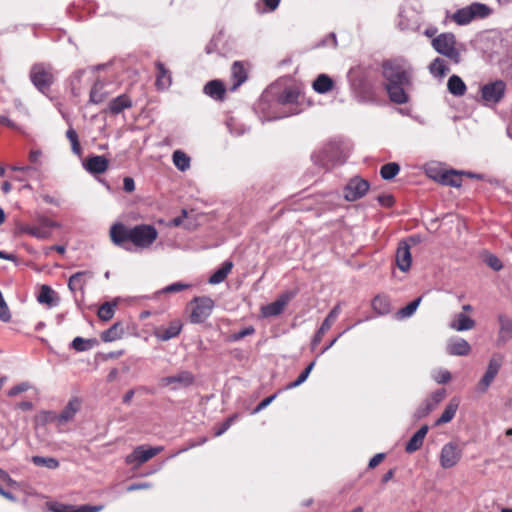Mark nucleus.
<instances>
[{
  "mask_svg": "<svg viewBox=\"0 0 512 512\" xmlns=\"http://www.w3.org/2000/svg\"><path fill=\"white\" fill-rule=\"evenodd\" d=\"M384 86L389 99L397 104L406 103L408 100L405 85L408 83L406 70L399 64L387 61L383 64Z\"/></svg>",
  "mask_w": 512,
  "mask_h": 512,
  "instance_id": "obj_1",
  "label": "nucleus"
},
{
  "mask_svg": "<svg viewBox=\"0 0 512 512\" xmlns=\"http://www.w3.org/2000/svg\"><path fill=\"white\" fill-rule=\"evenodd\" d=\"M492 9L486 4L474 2L466 7L458 9L450 19L460 26L468 25L474 20L485 19L492 14Z\"/></svg>",
  "mask_w": 512,
  "mask_h": 512,
  "instance_id": "obj_2",
  "label": "nucleus"
},
{
  "mask_svg": "<svg viewBox=\"0 0 512 512\" xmlns=\"http://www.w3.org/2000/svg\"><path fill=\"white\" fill-rule=\"evenodd\" d=\"M433 48L454 63L461 61V55L457 48V41L453 33H442L432 40Z\"/></svg>",
  "mask_w": 512,
  "mask_h": 512,
  "instance_id": "obj_3",
  "label": "nucleus"
},
{
  "mask_svg": "<svg viewBox=\"0 0 512 512\" xmlns=\"http://www.w3.org/2000/svg\"><path fill=\"white\" fill-rule=\"evenodd\" d=\"M158 238L157 229L148 224L131 227V246L137 249H148Z\"/></svg>",
  "mask_w": 512,
  "mask_h": 512,
  "instance_id": "obj_4",
  "label": "nucleus"
},
{
  "mask_svg": "<svg viewBox=\"0 0 512 512\" xmlns=\"http://www.w3.org/2000/svg\"><path fill=\"white\" fill-rule=\"evenodd\" d=\"M29 77L36 89L43 94L49 91L54 82L51 66L43 63L34 64L30 69Z\"/></svg>",
  "mask_w": 512,
  "mask_h": 512,
  "instance_id": "obj_5",
  "label": "nucleus"
},
{
  "mask_svg": "<svg viewBox=\"0 0 512 512\" xmlns=\"http://www.w3.org/2000/svg\"><path fill=\"white\" fill-rule=\"evenodd\" d=\"M214 306V301L208 296L195 297L190 302V322L193 324L203 323L212 314Z\"/></svg>",
  "mask_w": 512,
  "mask_h": 512,
  "instance_id": "obj_6",
  "label": "nucleus"
},
{
  "mask_svg": "<svg viewBox=\"0 0 512 512\" xmlns=\"http://www.w3.org/2000/svg\"><path fill=\"white\" fill-rule=\"evenodd\" d=\"M195 383V376L188 370H180L174 375L161 378L160 385L171 391L186 389Z\"/></svg>",
  "mask_w": 512,
  "mask_h": 512,
  "instance_id": "obj_7",
  "label": "nucleus"
},
{
  "mask_svg": "<svg viewBox=\"0 0 512 512\" xmlns=\"http://www.w3.org/2000/svg\"><path fill=\"white\" fill-rule=\"evenodd\" d=\"M311 158L315 165L325 170H329L339 160L338 146L336 143H329L319 151L314 152Z\"/></svg>",
  "mask_w": 512,
  "mask_h": 512,
  "instance_id": "obj_8",
  "label": "nucleus"
},
{
  "mask_svg": "<svg viewBox=\"0 0 512 512\" xmlns=\"http://www.w3.org/2000/svg\"><path fill=\"white\" fill-rule=\"evenodd\" d=\"M506 92V83L503 80H496L481 87V98L486 106L498 104Z\"/></svg>",
  "mask_w": 512,
  "mask_h": 512,
  "instance_id": "obj_9",
  "label": "nucleus"
},
{
  "mask_svg": "<svg viewBox=\"0 0 512 512\" xmlns=\"http://www.w3.org/2000/svg\"><path fill=\"white\" fill-rule=\"evenodd\" d=\"M59 224L47 217H39L34 225H28L23 231L37 239L45 240L52 235V229L58 227Z\"/></svg>",
  "mask_w": 512,
  "mask_h": 512,
  "instance_id": "obj_10",
  "label": "nucleus"
},
{
  "mask_svg": "<svg viewBox=\"0 0 512 512\" xmlns=\"http://www.w3.org/2000/svg\"><path fill=\"white\" fill-rule=\"evenodd\" d=\"M503 362V356L500 354H494L489 362L484 373L483 377L477 384V391L480 393H484L487 391L491 383L494 381L497 376Z\"/></svg>",
  "mask_w": 512,
  "mask_h": 512,
  "instance_id": "obj_11",
  "label": "nucleus"
},
{
  "mask_svg": "<svg viewBox=\"0 0 512 512\" xmlns=\"http://www.w3.org/2000/svg\"><path fill=\"white\" fill-rule=\"evenodd\" d=\"M370 187L367 180L355 176L344 187V198L349 202L356 201L366 195Z\"/></svg>",
  "mask_w": 512,
  "mask_h": 512,
  "instance_id": "obj_12",
  "label": "nucleus"
},
{
  "mask_svg": "<svg viewBox=\"0 0 512 512\" xmlns=\"http://www.w3.org/2000/svg\"><path fill=\"white\" fill-rule=\"evenodd\" d=\"M463 445L458 442H448L445 444L440 453V464L444 469L454 467L461 459Z\"/></svg>",
  "mask_w": 512,
  "mask_h": 512,
  "instance_id": "obj_13",
  "label": "nucleus"
},
{
  "mask_svg": "<svg viewBox=\"0 0 512 512\" xmlns=\"http://www.w3.org/2000/svg\"><path fill=\"white\" fill-rule=\"evenodd\" d=\"M296 296L295 291H286L280 294L275 301L269 303L261 308L263 317H276L279 316L288 303Z\"/></svg>",
  "mask_w": 512,
  "mask_h": 512,
  "instance_id": "obj_14",
  "label": "nucleus"
},
{
  "mask_svg": "<svg viewBox=\"0 0 512 512\" xmlns=\"http://www.w3.org/2000/svg\"><path fill=\"white\" fill-rule=\"evenodd\" d=\"M111 241L126 251H133L131 246V227L122 223H115L110 228Z\"/></svg>",
  "mask_w": 512,
  "mask_h": 512,
  "instance_id": "obj_15",
  "label": "nucleus"
},
{
  "mask_svg": "<svg viewBox=\"0 0 512 512\" xmlns=\"http://www.w3.org/2000/svg\"><path fill=\"white\" fill-rule=\"evenodd\" d=\"M163 450L162 446L146 448L145 446L136 447L133 452L126 456L125 461L129 465L139 466Z\"/></svg>",
  "mask_w": 512,
  "mask_h": 512,
  "instance_id": "obj_16",
  "label": "nucleus"
},
{
  "mask_svg": "<svg viewBox=\"0 0 512 512\" xmlns=\"http://www.w3.org/2000/svg\"><path fill=\"white\" fill-rule=\"evenodd\" d=\"M340 313L341 304L338 303L330 310L327 317L322 322L320 328L314 335L311 343L312 348H315L321 342L323 335L331 328V326L333 325V323L335 322Z\"/></svg>",
  "mask_w": 512,
  "mask_h": 512,
  "instance_id": "obj_17",
  "label": "nucleus"
},
{
  "mask_svg": "<svg viewBox=\"0 0 512 512\" xmlns=\"http://www.w3.org/2000/svg\"><path fill=\"white\" fill-rule=\"evenodd\" d=\"M445 351L451 356H467L471 352V346L465 339L455 336L447 340Z\"/></svg>",
  "mask_w": 512,
  "mask_h": 512,
  "instance_id": "obj_18",
  "label": "nucleus"
},
{
  "mask_svg": "<svg viewBox=\"0 0 512 512\" xmlns=\"http://www.w3.org/2000/svg\"><path fill=\"white\" fill-rule=\"evenodd\" d=\"M93 274L90 271H79L70 276L68 280V288L69 290L75 294L77 291H80L84 294V288L87 282L92 279Z\"/></svg>",
  "mask_w": 512,
  "mask_h": 512,
  "instance_id": "obj_19",
  "label": "nucleus"
},
{
  "mask_svg": "<svg viewBox=\"0 0 512 512\" xmlns=\"http://www.w3.org/2000/svg\"><path fill=\"white\" fill-rule=\"evenodd\" d=\"M475 325V321L464 312L454 314L448 324L450 329L458 332L471 330Z\"/></svg>",
  "mask_w": 512,
  "mask_h": 512,
  "instance_id": "obj_20",
  "label": "nucleus"
},
{
  "mask_svg": "<svg viewBox=\"0 0 512 512\" xmlns=\"http://www.w3.org/2000/svg\"><path fill=\"white\" fill-rule=\"evenodd\" d=\"M182 330V324L179 320L172 321L168 327H159L155 330L154 336L159 341H168L177 337Z\"/></svg>",
  "mask_w": 512,
  "mask_h": 512,
  "instance_id": "obj_21",
  "label": "nucleus"
},
{
  "mask_svg": "<svg viewBox=\"0 0 512 512\" xmlns=\"http://www.w3.org/2000/svg\"><path fill=\"white\" fill-rule=\"evenodd\" d=\"M109 161L101 155H95L87 158L84 162V168L91 174H100L107 170Z\"/></svg>",
  "mask_w": 512,
  "mask_h": 512,
  "instance_id": "obj_22",
  "label": "nucleus"
},
{
  "mask_svg": "<svg viewBox=\"0 0 512 512\" xmlns=\"http://www.w3.org/2000/svg\"><path fill=\"white\" fill-rule=\"evenodd\" d=\"M498 321L500 327L497 344L501 346L506 342L512 340V319L507 317L506 315H499Z\"/></svg>",
  "mask_w": 512,
  "mask_h": 512,
  "instance_id": "obj_23",
  "label": "nucleus"
},
{
  "mask_svg": "<svg viewBox=\"0 0 512 512\" xmlns=\"http://www.w3.org/2000/svg\"><path fill=\"white\" fill-rule=\"evenodd\" d=\"M396 264L401 271H407L411 266V253L409 245L402 241L400 242L396 252Z\"/></svg>",
  "mask_w": 512,
  "mask_h": 512,
  "instance_id": "obj_24",
  "label": "nucleus"
},
{
  "mask_svg": "<svg viewBox=\"0 0 512 512\" xmlns=\"http://www.w3.org/2000/svg\"><path fill=\"white\" fill-rule=\"evenodd\" d=\"M157 69L156 75V86L159 90H166L172 84L171 74L168 69L164 66V64L160 61L155 64Z\"/></svg>",
  "mask_w": 512,
  "mask_h": 512,
  "instance_id": "obj_25",
  "label": "nucleus"
},
{
  "mask_svg": "<svg viewBox=\"0 0 512 512\" xmlns=\"http://www.w3.org/2000/svg\"><path fill=\"white\" fill-rule=\"evenodd\" d=\"M203 91L214 100H222L226 89L220 80H211L204 86Z\"/></svg>",
  "mask_w": 512,
  "mask_h": 512,
  "instance_id": "obj_26",
  "label": "nucleus"
},
{
  "mask_svg": "<svg viewBox=\"0 0 512 512\" xmlns=\"http://www.w3.org/2000/svg\"><path fill=\"white\" fill-rule=\"evenodd\" d=\"M415 18V10L412 6H404L400 9L398 14V27L401 30H407L413 24Z\"/></svg>",
  "mask_w": 512,
  "mask_h": 512,
  "instance_id": "obj_27",
  "label": "nucleus"
},
{
  "mask_svg": "<svg viewBox=\"0 0 512 512\" xmlns=\"http://www.w3.org/2000/svg\"><path fill=\"white\" fill-rule=\"evenodd\" d=\"M372 308L380 316L389 314L392 310L389 297L384 294L375 296L372 300Z\"/></svg>",
  "mask_w": 512,
  "mask_h": 512,
  "instance_id": "obj_28",
  "label": "nucleus"
},
{
  "mask_svg": "<svg viewBox=\"0 0 512 512\" xmlns=\"http://www.w3.org/2000/svg\"><path fill=\"white\" fill-rule=\"evenodd\" d=\"M231 78L233 80L232 90H236L247 80V72L243 64L236 61L231 67Z\"/></svg>",
  "mask_w": 512,
  "mask_h": 512,
  "instance_id": "obj_29",
  "label": "nucleus"
},
{
  "mask_svg": "<svg viewBox=\"0 0 512 512\" xmlns=\"http://www.w3.org/2000/svg\"><path fill=\"white\" fill-rule=\"evenodd\" d=\"M458 407L459 400L456 398L451 399L450 402L446 405L441 416L435 421V425L439 426L449 423L454 418Z\"/></svg>",
  "mask_w": 512,
  "mask_h": 512,
  "instance_id": "obj_30",
  "label": "nucleus"
},
{
  "mask_svg": "<svg viewBox=\"0 0 512 512\" xmlns=\"http://www.w3.org/2000/svg\"><path fill=\"white\" fill-rule=\"evenodd\" d=\"M447 89L453 96L461 97L466 93L467 86L458 75H452L448 79Z\"/></svg>",
  "mask_w": 512,
  "mask_h": 512,
  "instance_id": "obj_31",
  "label": "nucleus"
},
{
  "mask_svg": "<svg viewBox=\"0 0 512 512\" xmlns=\"http://www.w3.org/2000/svg\"><path fill=\"white\" fill-rule=\"evenodd\" d=\"M131 106V99L126 94H122L109 102L108 109L112 114L117 115L123 110L130 108Z\"/></svg>",
  "mask_w": 512,
  "mask_h": 512,
  "instance_id": "obj_32",
  "label": "nucleus"
},
{
  "mask_svg": "<svg viewBox=\"0 0 512 512\" xmlns=\"http://www.w3.org/2000/svg\"><path fill=\"white\" fill-rule=\"evenodd\" d=\"M80 409V402L78 399H72L68 402V404L64 407L61 413L58 416V422L60 424L66 423L73 419L75 414Z\"/></svg>",
  "mask_w": 512,
  "mask_h": 512,
  "instance_id": "obj_33",
  "label": "nucleus"
},
{
  "mask_svg": "<svg viewBox=\"0 0 512 512\" xmlns=\"http://www.w3.org/2000/svg\"><path fill=\"white\" fill-rule=\"evenodd\" d=\"M37 300L41 304H46L49 307H54L58 304V298L55 291L48 285H43L37 296Z\"/></svg>",
  "mask_w": 512,
  "mask_h": 512,
  "instance_id": "obj_34",
  "label": "nucleus"
},
{
  "mask_svg": "<svg viewBox=\"0 0 512 512\" xmlns=\"http://www.w3.org/2000/svg\"><path fill=\"white\" fill-rule=\"evenodd\" d=\"M233 268L231 261H225L222 265L210 276L208 282L212 285L220 284L223 282Z\"/></svg>",
  "mask_w": 512,
  "mask_h": 512,
  "instance_id": "obj_35",
  "label": "nucleus"
},
{
  "mask_svg": "<svg viewBox=\"0 0 512 512\" xmlns=\"http://www.w3.org/2000/svg\"><path fill=\"white\" fill-rule=\"evenodd\" d=\"M299 91L293 88H286L278 97L276 101L277 106L285 107L287 105L295 104L298 102Z\"/></svg>",
  "mask_w": 512,
  "mask_h": 512,
  "instance_id": "obj_36",
  "label": "nucleus"
},
{
  "mask_svg": "<svg viewBox=\"0 0 512 512\" xmlns=\"http://www.w3.org/2000/svg\"><path fill=\"white\" fill-rule=\"evenodd\" d=\"M333 80L326 74H320L313 82V89L319 94H325L333 88Z\"/></svg>",
  "mask_w": 512,
  "mask_h": 512,
  "instance_id": "obj_37",
  "label": "nucleus"
},
{
  "mask_svg": "<svg viewBox=\"0 0 512 512\" xmlns=\"http://www.w3.org/2000/svg\"><path fill=\"white\" fill-rule=\"evenodd\" d=\"M124 333L123 327L120 323L113 324L110 328L101 333V339L104 342H113L122 337Z\"/></svg>",
  "mask_w": 512,
  "mask_h": 512,
  "instance_id": "obj_38",
  "label": "nucleus"
},
{
  "mask_svg": "<svg viewBox=\"0 0 512 512\" xmlns=\"http://www.w3.org/2000/svg\"><path fill=\"white\" fill-rule=\"evenodd\" d=\"M103 509L102 505H81L78 507L70 505H61L54 509V512H100Z\"/></svg>",
  "mask_w": 512,
  "mask_h": 512,
  "instance_id": "obj_39",
  "label": "nucleus"
},
{
  "mask_svg": "<svg viewBox=\"0 0 512 512\" xmlns=\"http://www.w3.org/2000/svg\"><path fill=\"white\" fill-rule=\"evenodd\" d=\"M229 132L234 136H242L250 130V127L240 122L234 117H230L226 121Z\"/></svg>",
  "mask_w": 512,
  "mask_h": 512,
  "instance_id": "obj_40",
  "label": "nucleus"
},
{
  "mask_svg": "<svg viewBox=\"0 0 512 512\" xmlns=\"http://www.w3.org/2000/svg\"><path fill=\"white\" fill-rule=\"evenodd\" d=\"M461 181V175L454 170L444 171L443 173H441L439 178L440 183L452 187H460Z\"/></svg>",
  "mask_w": 512,
  "mask_h": 512,
  "instance_id": "obj_41",
  "label": "nucleus"
},
{
  "mask_svg": "<svg viewBox=\"0 0 512 512\" xmlns=\"http://www.w3.org/2000/svg\"><path fill=\"white\" fill-rule=\"evenodd\" d=\"M105 84L101 80H97L90 91V102L93 104H99L106 98V92H104Z\"/></svg>",
  "mask_w": 512,
  "mask_h": 512,
  "instance_id": "obj_42",
  "label": "nucleus"
},
{
  "mask_svg": "<svg viewBox=\"0 0 512 512\" xmlns=\"http://www.w3.org/2000/svg\"><path fill=\"white\" fill-rule=\"evenodd\" d=\"M96 344L97 340L94 338L85 339L82 337H75L70 346L78 352H84L92 349Z\"/></svg>",
  "mask_w": 512,
  "mask_h": 512,
  "instance_id": "obj_43",
  "label": "nucleus"
},
{
  "mask_svg": "<svg viewBox=\"0 0 512 512\" xmlns=\"http://www.w3.org/2000/svg\"><path fill=\"white\" fill-rule=\"evenodd\" d=\"M173 164L182 172L190 167V158L181 150H176L172 155Z\"/></svg>",
  "mask_w": 512,
  "mask_h": 512,
  "instance_id": "obj_44",
  "label": "nucleus"
},
{
  "mask_svg": "<svg viewBox=\"0 0 512 512\" xmlns=\"http://www.w3.org/2000/svg\"><path fill=\"white\" fill-rule=\"evenodd\" d=\"M31 461L38 467H46L48 469H57L60 465L59 461L53 457L33 456Z\"/></svg>",
  "mask_w": 512,
  "mask_h": 512,
  "instance_id": "obj_45",
  "label": "nucleus"
},
{
  "mask_svg": "<svg viewBox=\"0 0 512 512\" xmlns=\"http://www.w3.org/2000/svg\"><path fill=\"white\" fill-rule=\"evenodd\" d=\"M430 73L435 77H444L448 72L449 68L446 65L445 61L441 58H436L430 65H429Z\"/></svg>",
  "mask_w": 512,
  "mask_h": 512,
  "instance_id": "obj_46",
  "label": "nucleus"
},
{
  "mask_svg": "<svg viewBox=\"0 0 512 512\" xmlns=\"http://www.w3.org/2000/svg\"><path fill=\"white\" fill-rule=\"evenodd\" d=\"M281 0H259L256 3V11L260 14L270 13L275 11Z\"/></svg>",
  "mask_w": 512,
  "mask_h": 512,
  "instance_id": "obj_47",
  "label": "nucleus"
},
{
  "mask_svg": "<svg viewBox=\"0 0 512 512\" xmlns=\"http://www.w3.org/2000/svg\"><path fill=\"white\" fill-rule=\"evenodd\" d=\"M400 171V166L395 162L384 164L380 169V175L384 180L393 179Z\"/></svg>",
  "mask_w": 512,
  "mask_h": 512,
  "instance_id": "obj_48",
  "label": "nucleus"
},
{
  "mask_svg": "<svg viewBox=\"0 0 512 512\" xmlns=\"http://www.w3.org/2000/svg\"><path fill=\"white\" fill-rule=\"evenodd\" d=\"M115 303L105 302L98 309V317L103 321H109L113 318L115 313Z\"/></svg>",
  "mask_w": 512,
  "mask_h": 512,
  "instance_id": "obj_49",
  "label": "nucleus"
},
{
  "mask_svg": "<svg viewBox=\"0 0 512 512\" xmlns=\"http://www.w3.org/2000/svg\"><path fill=\"white\" fill-rule=\"evenodd\" d=\"M415 312H416V299L412 300L406 307L399 309L393 315V318L398 321H402L406 318L413 316Z\"/></svg>",
  "mask_w": 512,
  "mask_h": 512,
  "instance_id": "obj_50",
  "label": "nucleus"
},
{
  "mask_svg": "<svg viewBox=\"0 0 512 512\" xmlns=\"http://www.w3.org/2000/svg\"><path fill=\"white\" fill-rule=\"evenodd\" d=\"M66 137L71 143V149L74 154L81 155L82 149L79 143L78 134L73 128H69L66 131Z\"/></svg>",
  "mask_w": 512,
  "mask_h": 512,
  "instance_id": "obj_51",
  "label": "nucleus"
},
{
  "mask_svg": "<svg viewBox=\"0 0 512 512\" xmlns=\"http://www.w3.org/2000/svg\"><path fill=\"white\" fill-rule=\"evenodd\" d=\"M253 334H255V328L252 325H250V326H247V327L241 329L238 332H235V333H232L231 335H229V337L227 338V341L228 342H238V341L242 340L243 338H245L247 336H251Z\"/></svg>",
  "mask_w": 512,
  "mask_h": 512,
  "instance_id": "obj_52",
  "label": "nucleus"
},
{
  "mask_svg": "<svg viewBox=\"0 0 512 512\" xmlns=\"http://www.w3.org/2000/svg\"><path fill=\"white\" fill-rule=\"evenodd\" d=\"M432 377L439 384H445L451 380L450 372L445 369L435 370L432 374Z\"/></svg>",
  "mask_w": 512,
  "mask_h": 512,
  "instance_id": "obj_53",
  "label": "nucleus"
},
{
  "mask_svg": "<svg viewBox=\"0 0 512 512\" xmlns=\"http://www.w3.org/2000/svg\"><path fill=\"white\" fill-rule=\"evenodd\" d=\"M190 284H185L182 282H175L170 285L165 286L159 293H177L181 292L185 289H188Z\"/></svg>",
  "mask_w": 512,
  "mask_h": 512,
  "instance_id": "obj_54",
  "label": "nucleus"
},
{
  "mask_svg": "<svg viewBox=\"0 0 512 512\" xmlns=\"http://www.w3.org/2000/svg\"><path fill=\"white\" fill-rule=\"evenodd\" d=\"M299 111L296 109L293 110H283L281 112H275L272 115H267L263 118V121H273V120H279L291 115L298 114Z\"/></svg>",
  "mask_w": 512,
  "mask_h": 512,
  "instance_id": "obj_55",
  "label": "nucleus"
},
{
  "mask_svg": "<svg viewBox=\"0 0 512 512\" xmlns=\"http://www.w3.org/2000/svg\"><path fill=\"white\" fill-rule=\"evenodd\" d=\"M0 320L3 322H9L11 320V313L5 302L2 292L0 291Z\"/></svg>",
  "mask_w": 512,
  "mask_h": 512,
  "instance_id": "obj_56",
  "label": "nucleus"
},
{
  "mask_svg": "<svg viewBox=\"0 0 512 512\" xmlns=\"http://www.w3.org/2000/svg\"><path fill=\"white\" fill-rule=\"evenodd\" d=\"M485 263L495 271H499L502 268V263L495 255H488L485 258Z\"/></svg>",
  "mask_w": 512,
  "mask_h": 512,
  "instance_id": "obj_57",
  "label": "nucleus"
},
{
  "mask_svg": "<svg viewBox=\"0 0 512 512\" xmlns=\"http://www.w3.org/2000/svg\"><path fill=\"white\" fill-rule=\"evenodd\" d=\"M29 388H30V385H29V383H28V382H22V383H20V384H18V385L13 386V387L9 390L8 395H9L10 397H13V396H16V395H18V394H20V393H22V392L27 391Z\"/></svg>",
  "mask_w": 512,
  "mask_h": 512,
  "instance_id": "obj_58",
  "label": "nucleus"
},
{
  "mask_svg": "<svg viewBox=\"0 0 512 512\" xmlns=\"http://www.w3.org/2000/svg\"><path fill=\"white\" fill-rule=\"evenodd\" d=\"M277 397V394H273L269 397L263 399L254 409L253 413H258L261 410L265 409L272 401Z\"/></svg>",
  "mask_w": 512,
  "mask_h": 512,
  "instance_id": "obj_59",
  "label": "nucleus"
},
{
  "mask_svg": "<svg viewBox=\"0 0 512 512\" xmlns=\"http://www.w3.org/2000/svg\"><path fill=\"white\" fill-rule=\"evenodd\" d=\"M235 416H231L222 425L215 431V436H221L223 433H225L231 426L232 422L234 421Z\"/></svg>",
  "mask_w": 512,
  "mask_h": 512,
  "instance_id": "obj_60",
  "label": "nucleus"
},
{
  "mask_svg": "<svg viewBox=\"0 0 512 512\" xmlns=\"http://www.w3.org/2000/svg\"><path fill=\"white\" fill-rule=\"evenodd\" d=\"M377 200L378 202L380 203V205L384 206V207H390L393 205L394 203V198L392 195L390 194H385V195H379L377 197Z\"/></svg>",
  "mask_w": 512,
  "mask_h": 512,
  "instance_id": "obj_61",
  "label": "nucleus"
},
{
  "mask_svg": "<svg viewBox=\"0 0 512 512\" xmlns=\"http://www.w3.org/2000/svg\"><path fill=\"white\" fill-rule=\"evenodd\" d=\"M42 152L41 150H31L29 153V160L35 165H41Z\"/></svg>",
  "mask_w": 512,
  "mask_h": 512,
  "instance_id": "obj_62",
  "label": "nucleus"
},
{
  "mask_svg": "<svg viewBox=\"0 0 512 512\" xmlns=\"http://www.w3.org/2000/svg\"><path fill=\"white\" fill-rule=\"evenodd\" d=\"M123 189L125 192L131 193L135 190V182L131 177H125L123 180Z\"/></svg>",
  "mask_w": 512,
  "mask_h": 512,
  "instance_id": "obj_63",
  "label": "nucleus"
},
{
  "mask_svg": "<svg viewBox=\"0 0 512 512\" xmlns=\"http://www.w3.org/2000/svg\"><path fill=\"white\" fill-rule=\"evenodd\" d=\"M384 458H385L384 453H377L370 459L368 467L375 468L377 465H379L383 461Z\"/></svg>",
  "mask_w": 512,
  "mask_h": 512,
  "instance_id": "obj_64",
  "label": "nucleus"
}]
</instances>
